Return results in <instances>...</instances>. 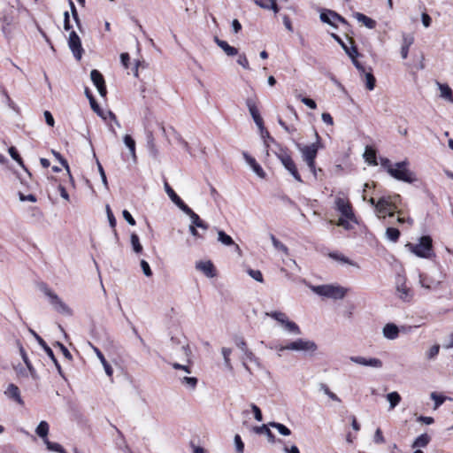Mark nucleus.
I'll return each mask as SVG.
<instances>
[{"mask_svg":"<svg viewBox=\"0 0 453 453\" xmlns=\"http://www.w3.org/2000/svg\"><path fill=\"white\" fill-rule=\"evenodd\" d=\"M38 288L39 290L42 291L49 298L50 303L52 305L55 311L66 316H71L73 314L72 310L53 290L48 287L47 284L40 283Z\"/></svg>","mask_w":453,"mask_h":453,"instance_id":"obj_3","label":"nucleus"},{"mask_svg":"<svg viewBox=\"0 0 453 453\" xmlns=\"http://www.w3.org/2000/svg\"><path fill=\"white\" fill-rule=\"evenodd\" d=\"M430 441V437L426 434H422L419 435L415 441L413 442L412 447H426Z\"/></svg>","mask_w":453,"mask_h":453,"instance_id":"obj_41","label":"nucleus"},{"mask_svg":"<svg viewBox=\"0 0 453 453\" xmlns=\"http://www.w3.org/2000/svg\"><path fill=\"white\" fill-rule=\"evenodd\" d=\"M441 96L450 103H453V93L452 89L447 84L438 83Z\"/></svg>","mask_w":453,"mask_h":453,"instance_id":"obj_32","label":"nucleus"},{"mask_svg":"<svg viewBox=\"0 0 453 453\" xmlns=\"http://www.w3.org/2000/svg\"><path fill=\"white\" fill-rule=\"evenodd\" d=\"M52 153L55 156V157L59 161V163L62 165V166L65 167V169L69 173L70 178L72 179V175L70 173V168H69V165H68L67 161L60 155V153L54 151V150H52Z\"/></svg>","mask_w":453,"mask_h":453,"instance_id":"obj_53","label":"nucleus"},{"mask_svg":"<svg viewBox=\"0 0 453 453\" xmlns=\"http://www.w3.org/2000/svg\"><path fill=\"white\" fill-rule=\"evenodd\" d=\"M55 346H58L60 349L61 352L67 359H69V360L72 359V355H71L70 351L67 349V348L64 344L57 342Z\"/></svg>","mask_w":453,"mask_h":453,"instance_id":"obj_63","label":"nucleus"},{"mask_svg":"<svg viewBox=\"0 0 453 453\" xmlns=\"http://www.w3.org/2000/svg\"><path fill=\"white\" fill-rule=\"evenodd\" d=\"M123 142L125 145L129 150L130 155L132 157L133 161L135 163L137 160L136 153H135V141L132 138L131 135L126 134L123 137Z\"/></svg>","mask_w":453,"mask_h":453,"instance_id":"obj_30","label":"nucleus"},{"mask_svg":"<svg viewBox=\"0 0 453 453\" xmlns=\"http://www.w3.org/2000/svg\"><path fill=\"white\" fill-rule=\"evenodd\" d=\"M319 18H320L322 22L334 27V19L328 13V10L326 11V12H321Z\"/></svg>","mask_w":453,"mask_h":453,"instance_id":"obj_57","label":"nucleus"},{"mask_svg":"<svg viewBox=\"0 0 453 453\" xmlns=\"http://www.w3.org/2000/svg\"><path fill=\"white\" fill-rule=\"evenodd\" d=\"M320 390L323 391L330 399L335 402H341V399L333 393L326 384H320Z\"/></svg>","mask_w":453,"mask_h":453,"instance_id":"obj_51","label":"nucleus"},{"mask_svg":"<svg viewBox=\"0 0 453 453\" xmlns=\"http://www.w3.org/2000/svg\"><path fill=\"white\" fill-rule=\"evenodd\" d=\"M179 379L181 385L191 390L195 389L197 385V379L196 377L180 376Z\"/></svg>","mask_w":453,"mask_h":453,"instance_id":"obj_36","label":"nucleus"},{"mask_svg":"<svg viewBox=\"0 0 453 453\" xmlns=\"http://www.w3.org/2000/svg\"><path fill=\"white\" fill-rule=\"evenodd\" d=\"M329 257L331 258H333L334 260L338 261L340 263L348 264L351 266L359 268V265L356 262L350 260L349 258H348L347 257H345L344 255H342L341 253L332 252L329 254Z\"/></svg>","mask_w":453,"mask_h":453,"instance_id":"obj_31","label":"nucleus"},{"mask_svg":"<svg viewBox=\"0 0 453 453\" xmlns=\"http://www.w3.org/2000/svg\"><path fill=\"white\" fill-rule=\"evenodd\" d=\"M243 157L247 164L252 168L253 172L260 178H265V173L263 168L257 163L256 159L250 157L247 152H243Z\"/></svg>","mask_w":453,"mask_h":453,"instance_id":"obj_22","label":"nucleus"},{"mask_svg":"<svg viewBox=\"0 0 453 453\" xmlns=\"http://www.w3.org/2000/svg\"><path fill=\"white\" fill-rule=\"evenodd\" d=\"M386 236L392 242H396L400 236V231L395 227H388L386 230Z\"/></svg>","mask_w":453,"mask_h":453,"instance_id":"obj_47","label":"nucleus"},{"mask_svg":"<svg viewBox=\"0 0 453 453\" xmlns=\"http://www.w3.org/2000/svg\"><path fill=\"white\" fill-rule=\"evenodd\" d=\"M237 63L242 65L244 69H250L249 61L244 54L239 55Z\"/></svg>","mask_w":453,"mask_h":453,"instance_id":"obj_64","label":"nucleus"},{"mask_svg":"<svg viewBox=\"0 0 453 453\" xmlns=\"http://www.w3.org/2000/svg\"><path fill=\"white\" fill-rule=\"evenodd\" d=\"M288 350L299 351L304 354H313L318 349V346L315 342L299 338L294 342H289L286 345Z\"/></svg>","mask_w":453,"mask_h":453,"instance_id":"obj_7","label":"nucleus"},{"mask_svg":"<svg viewBox=\"0 0 453 453\" xmlns=\"http://www.w3.org/2000/svg\"><path fill=\"white\" fill-rule=\"evenodd\" d=\"M19 353H20V356H21L24 363L26 364L27 369L30 372L31 376L35 378V376H36L35 370L33 367L31 362L29 361L28 357L26 353V350L24 349V348L21 345L19 346Z\"/></svg>","mask_w":453,"mask_h":453,"instance_id":"obj_37","label":"nucleus"},{"mask_svg":"<svg viewBox=\"0 0 453 453\" xmlns=\"http://www.w3.org/2000/svg\"><path fill=\"white\" fill-rule=\"evenodd\" d=\"M430 397L434 401V410H437L446 400L445 396L440 395L436 392H432Z\"/></svg>","mask_w":453,"mask_h":453,"instance_id":"obj_48","label":"nucleus"},{"mask_svg":"<svg viewBox=\"0 0 453 453\" xmlns=\"http://www.w3.org/2000/svg\"><path fill=\"white\" fill-rule=\"evenodd\" d=\"M43 442L45 443L47 449L50 451H55V452H58V453H65V450L63 449V447L57 442H51L48 439H45Z\"/></svg>","mask_w":453,"mask_h":453,"instance_id":"obj_43","label":"nucleus"},{"mask_svg":"<svg viewBox=\"0 0 453 453\" xmlns=\"http://www.w3.org/2000/svg\"><path fill=\"white\" fill-rule=\"evenodd\" d=\"M365 75V86L366 88L369 90H372L375 88L376 80L373 74L371 72H366L364 73Z\"/></svg>","mask_w":453,"mask_h":453,"instance_id":"obj_46","label":"nucleus"},{"mask_svg":"<svg viewBox=\"0 0 453 453\" xmlns=\"http://www.w3.org/2000/svg\"><path fill=\"white\" fill-rule=\"evenodd\" d=\"M5 395L16 401L19 404H23V401L20 397L19 388L14 384H10L5 391Z\"/></svg>","mask_w":453,"mask_h":453,"instance_id":"obj_27","label":"nucleus"},{"mask_svg":"<svg viewBox=\"0 0 453 453\" xmlns=\"http://www.w3.org/2000/svg\"><path fill=\"white\" fill-rule=\"evenodd\" d=\"M246 104H247V107L249 109V111H250L254 122L256 123L257 127L261 130L262 136H264V133H265L266 134V136L269 137V133L266 130H265L263 119L261 118V116L259 114L258 109H257L254 100L250 99V98L247 99Z\"/></svg>","mask_w":453,"mask_h":453,"instance_id":"obj_10","label":"nucleus"},{"mask_svg":"<svg viewBox=\"0 0 453 453\" xmlns=\"http://www.w3.org/2000/svg\"><path fill=\"white\" fill-rule=\"evenodd\" d=\"M317 141L310 145L302 146L296 144L297 149L302 154L303 160L307 164L311 172H316L315 159L319 148L320 137L317 132H315Z\"/></svg>","mask_w":453,"mask_h":453,"instance_id":"obj_1","label":"nucleus"},{"mask_svg":"<svg viewBox=\"0 0 453 453\" xmlns=\"http://www.w3.org/2000/svg\"><path fill=\"white\" fill-rule=\"evenodd\" d=\"M373 441L376 444H382L385 442V438L383 436L382 431L380 428H377L373 436Z\"/></svg>","mask_w":453,"mask_h":453,"instance_id":"obj_59","label":"nucleus"},{"mask_svg":"<svg viewBox=\"0 0 453 453\" xmlns=\"http://www.w3.org/2000/svg\"><path fill=\"white\" fill-rule=\"evenodd\" d=\"M409 162L407 160L398 162L395 168L389 169V174L397 180L407 183H413L418 180L415 173L408 169Z\"/></svg>","mask_w":453,"mask_h":453,"instance_id":"obj_4","label":"nucleus"},{"mask_svg":"<svg viewBox=\"0 0 453 453\" xmlns=\"http://www.w3.org/2000/svg\"><path fill=\"white\" fill-rule=\"evenodd\" d=\"M181 211L188 215L190 217V219H191V225H194L195 226H197L199 228H202L203 230H207L209 226L207 223H205L203 220H202L200 219V217L192 211V209H190L188 205H186L185 207H183L181 209Z\"/></svg>","mask_w":453,"mask_h":453,"instance_id":"obj_15","label":"nucleus"},{"mask_svg":"<svg viewBox=\"0 0 453 453\" xmlns=\"http://www.w3.org/2000/svg\"><path fill=\"white\" fill-rule=\"evenodd\" d=\"M401 395L397 392H391L387 395V400L389 403V410L395 409L401 402Z\"/></svg>","mask_w":453,"mask_h":453,"instance_id":"obj_34","label":"nucleus"},{"mask_svg":"<svg viewBox=\"0 0 453 453\" xmlns=\"http://www.w3.org/2000/svg\"><path fill=\"white\" fill-rule=\"evenodd\" d=\"M266 315L276 319L281 325L288 319L287 315L281 311L267 312Z\"/></svg>","mask_w":453,"mask_h":453,"instance_id":"obj_50","label":"nucleus"},{"mask_svg":"<svg viewBox=\"0 0 453 453\" xmlns=\"http://www.w3.org/2000/svg\"><path fill=\"white\" fill-rule=\"evenodd\" d=\"M106 213L110 226L114 229L116 226V219L109 205H106Z\"/></svg>","mask_w":453,"mask_h":453,"instance_id":"obj_61","label":"nucleus"},{"mask_svg":"<svg viewBox=\"0 0 453 453\" xmlns=\"http://www.w3.org/2000/svg\"><path fill=\"white\" fill-rule=\"evenodd\" d=\"M349 360L352 363L363 365V366H369L372 368H381L383 366V363L380 359L376 357H370L366 358L365 357L361 356H353L349 357Z\"/></svg>","mask_w":453,"mask_h":453,"instance_id":"obj_12","label":"nucleus"},{"mask_svg":"<svg viewBox=\"0 0 453 453\" xmlns=\"http://www.w3.org/2000/svg\"><path fill=\"white\" fill-rule=\"evenodd\" d=\"M269 425H262L260 426H255L254 427V431L255 433L258 434H262L263 435H265L268 441L271 442V443H274L275 442V436L274 434L272 433V431L269 429Z\"/></svg>","mask_w":453,"mask_h":453,"instance_id":"obj_28","label":"nucleus"},{"mask_svg":"<svg viewBox=\"0 0 453 453\" xmlns=\"http://www.w3.org/2000/svg\"><path fill=\"white\" fill-rule=\"evenodd\" d=\"M310 288L315 294L331 298L334 300H341L343 299L347 294V288L341 286H334L331 284L326 285H319V286H310Z\"/></svg>","mask_w":453,"mask_h":453,"instance_id":"obj_2","label":"nucleus"},{"mask_svg":"<svg viewBox=\"0 0 453 453\" xmlns=\"http://www.w3.org/2000/svg\"><path fill=\"white\" fill-rule=\"evenodd\" d=\"M354 18L358 21L361 22L365 27L370 29H373L376 27V21L366 15L361 13V12H355Z\"/></svg>","mask_w":453,"mask_h":453,"instance_id":"obj_26","label":"nucleus"},{"mask_svg":"<svg viewBox=\"0 0 453 453\" xmlns=\"http://www.w3.org/2000/svg\"><path fill=\"white\" fill-rule=\"evenodd\" d=\"M36 434L43 441L47 438L49 434V424L46 421H41L35 429Z\"/></svg>","mask_w":453,"mask_h":453,"instance_id":"obj_35","label":"nucleus"},{"mask_svg":"<svg viewBox=\"0 0 453 453\" xmlns=\"http://www.w3.org/2000/svg\"><path fill=\"white\" fill-rule=\"evenodd\" d=\"M403 43L401 47V57L403 59H406L409 53L410 47L414 42V36L410 34H403Z\"/></svg>","mask_w":453,"mask_h":453,"instance_id":"obj_21","label":"nucleus"},{"mask_svg":"<svg viewBox=\"0 0 453 453\" xmlns=\"http://www.w3.org/2000/svg\"><path fill=\"white\" fill-rule=\"evenodd\" d=\"M364 157L365 158V161L368 162L371 165H377L376 162V152L374 150L371 148H366L365 151L364 153Z\"/></svg>","mask_w":453,"mask_h":453,"instance_id":"obj_42","label":"nucleus"},{"mask_svg":"<svg viewBox=\"0 0 453 453\" xmlns=\"http://www.w3.org/2000/svg\"><path fill=\"white\" fill-rule=\"evenodd\" d=\"M248 274L252 278L254 279L255 280H257V282H263L264 281V278H263V275H262V273L259 271V270H253V269H249L247 271Z\"/></svg>","mask_w":453,"mask_h":453,"instance_id":"obj_54","label":"nucleus"},{"mask_svg":"<svg viewBox=\"0 0 453 453\" xmlns=\"http://www.w3.org/2000/svg\"><path fill=\"white\" fill-rule=\"evenodd\" d=\"M19 198L21 202L28 201L31 203H35L37 201L35 196H34L32 194L26 196L21 192H19Z\"/></svg>","mask_w":453,"mask_h":453,"instance_id":"obj_62","label":"nucleus"},{"mask_svg":"<svg viewBox=\"0 0 453 453\" xmlns=\"http://www.w3.org/2000/svg\"><path fill=\"white\" fill-rule=\"evenodd\" d=\"M440 351V345L434 344L426 352V357L427 360H434Z\"/></svg>","mask_w":453,"mask_h":453,"instance_id":"obj_49","label":"nucleus"},{"mask_svg":"<svg viewBox=\"0 0 453 453\" xmlns=\"http://www.w3.org/2000/svg\"><path fill=\"white\" fill-rule=\"evenodd\" d=\"M395 212H396L398 215L402 214V211L400 210H398V208L395 207V205L391 206V204L384 206V208L381 209V211H380L379 200L377 201V217L378 218L385 219L387 215L389 217H393Z\"/></svg>","mask_w":453,"mask_h":453,"instance_id":"obj_23","label":"nucleus"},{"mask_svg":"<svg viewBox=\"0 0 453 453\" xmlns=\"http://www.w3.org/2000/svg\"><path fill=\"white\" fill-rule=\"evenodd\" d=\"M89 104H90V106H91L92 110H93L96 113H97V115H98V116H100L101 118H103V119H106V117L104 116V112L101 111V109H100V107H99L98 104L96 103V101L95 97H91V98H90V102H89Z\"/></svg>","mask_w":453,"mask_h":453,"instance_id":"obj_56","label":"nucleus"},{"mask_svg":"<svg viewBox=\"0 0 453 453\" xmlns=\"http://www.w3.org/2000/svg\"><path fill=\"white\" fill-rule=\"evenodd\" d=\"M221 354L224 358V364H225L226 368L228 371L232 372L234 369L232 363H231V359H230V356L232 354V349L230 348L223 347L221 349Z\"/></svg>","mask_w":453,"mask_h":453,"instance_id":"obj_33","label":"nucleus"},{"mask_svg":"<svg viewBox=\"0 0 453 453\" xmlns=\"http://www.w3.org/2000/svg\"><path fill=\"white\" fill-rule=\"evenodd\" d=\"M335 208L336 210L347 219H354L355 215L352 211V207L348 199L337 196L335 198Z\"/></svg>","mask_w":453,"mask_h":453,"instance_id":"obj_9","label":"nucleus"},{"mask_svg":"<svg viewBox=\"0 0 453 453\" xmlns=\"http://www.w3.org/2000/svg\"><path fill=\"white\" fill-rule=\"evenodd\" d=\"M396 296L399 299H401L403 302H411L413 294L410 288H408L404 282L398 283L396 286Z\"/></svg>","mask_w":453,"mask_h":453,"instance_id":"obj_17","label":"nucleus"},{"mask_svg":"<svg viewBox=\"0 0 453 453\" xmlns=\"http://www.w3.org/2000/svg\"><path fill=\"white\" fill-rule=\"evenodd\" d=\"M407 247L419 257L429 258L433 255L432 238L428 235L422 236L418 244L409 243Z\"/></svg>","mask_w":453,"mask_h":453,"instance_id":"obj_6","label":"nucleus"},{"mask_svg":"<svg viewBox=\"0 0 453 453\" xmlns=\"http://www.w3.org/2000/svg\"><path fill=\"white\" fill-rule=\"evenodd\" d=\"M131 244L133 247V250L135 253H141L142 251V246L140 243L139 237L136 234L133 233L130 236Z\"/></svg>","mask_w":453,"mask_h":453,"instance_id":"obj_44","label":"nucleus"},{"mask_svg":"<svg viewBox=\"0 0 453 453\" xmlns=\"http://www.w3.org/2000/svg\"><path fill=\"white\" fill-rule=\"evenodd\" d=\"M8 151H9V154L12 157V158L14 159L20 166L24 167L23 160L20 157V156L19 155L15 147H10Z\"/></svg>","mask_w":453,"mask_h":453,"instance_id":"obj_52","label":"nucleus"},{"mask_svg":"<svg viewBox=\"0 0 453 453\" xmlns=\"http://www.w3.org/2000/svg\"><path fill=\"white\" fill-rule=\"evenodd\" d=\"M196 268L209 278L215 276V268L211 261H199L196 264Z\"/></svg>","mask_w":453,"mask_h":453,"instance_id":"obj_19","label":"nucleus"},{"mask_svg":"<svg viewBox=\"0 0 453 453\" xmlns=\"http://www.w3.org/2000/svg\"><path fill=\"white\" fill-rule=\"evenodd\" d=\"M282 326H284V328L287 331H288L289 333H291L295 335L301 334V330H300L299 326H297V324L293 321L288 320V319L282 324Z\"/></svg>","mask_w":453,"mask_h":453,"instance_id":"obj_38","label":"nucleus"},{"mask_svg":"<svg viewBox=\"0 0 453 453\" xmlns=\"http://www.w3.org/2000/svg\"><path fill=\"white\" fill-rule=\"evenodd\" d=\"M93 349L95 351V353L96 354L98 359L100 360L101 364L103 365L104 366V369L105 371V373L109 376V377H111L112 376V373H113V369L112 367L111 366V365L106 361L104 356L103 355V353L99 350L98 348L96 347H93Z\"/></svg>","mask_w":453,"mask_h":453,"instance_id":"obj_29","label":"nucleus"},{"mask_svg":"<svg viewBox=\"0 0 453 453\" xmlns=\"http://www.w3.org/2000/svg\"><path fill=\"white\" fill-rule=\"evenodd\" d=\"M90 78L94 85L96 87L99 95L104 97L107 94L105 81L102 73L94 69L90 72Z\"/></svg>","mask_w":453,"mask_h":453,"instance_id":"obj_14","label":"nucleus"},{"mask_svg":"<svg viewBox=\"0 0 453 453\" xmlns=\"http://www.w3.org/2000/svg\"><path fill=\"white\" fill-rule=\"evenodd\" d=\"M218 241L225 246H234V250L238 254H240V255L242 254V250H241L240 246L238 244L234 243L232 237L230 235H228L227 234H226L223 230L218 231Z\"/></svg>","mask_w":453,"mask_h":453,"instance_id":"obj_18","label":"nucleus"},{"mask_svg":"<svg viewBox=\"0 0 453 453\" xmlns=\"http://www.w3.org/2000/svg\"><path fill=\"white\" fill-rule=\"evenodd\" d=\"M402 202V197L400 195L395 194L393 196H384L379 198V207L380 211H381V209L384 208V206L390 205L395 207H399L400 203Z\"/></svg>","mask_w":453,"mask_h":453,"instance_id":"obj_16","label":"nucleus"},{"mask_svg":"<svg viewBox=\"0 0 453 453\" xmlns=\"http://www.w3.org/2000/svg\"><path fill=\"white\" fill-rule=\"evenodd\" d=\"M234 343L236 347L242 352V356L241 357V361L243 368L251 373L250 368L249 367L247 361L254 363L257 366L260 367L261 364L259 359L255 356V354L250 350L248 347L246 341L241 337L237 336L234 338Z\"/></svg>","mask_w":453,"mask_h":453,"instance_id":"obj_5","label":"nucleus"},{"mask_svg":"<svg viewBox=\"0 0 453 453\" xmlns=\"http://www.w3.org/2000/svg\"><path fill=\"white\" fill-rule=\"evenodd\" d=\"M68 46L72 50L73 56L76 59L80 60L81 58L83 49L81 46V42L79 35L76 32L72 31L69 35L68 38Z\"/></svg>","mask_w":453,"mask_h":453,"instance_id":"obj_11","label":"nucleus"},{"mask_svg":"<svg viewBox=\"0 0 453 453\" xmlns=\"http://www.w3.org/2000/svg\"><path fill=\"white\" fill-rule=\"evenodd\" d=\"M268 425L273 427V428H275L277 429V431L281 434V435H284V436H288L291 434V431L289 428H288L286 426H284L283 424H280V423H278V422H270L268 423Z\"/></svg>","mask_w":453,"mask_h":453,"instance_id":"obj_39","label":"nucleus"},{"mask_svg":"<svg viewBox=\"0 0 453 453\" xmlns=\"http://www.w3.org/2000/svg\"><path fill=\"white\" fill-rule=\"evenodd\" d=\"M284 167L290 173L294 179L299 182H303L302 178L297 171L296 165L287 152L282 151L277 155Z\"/></svg>","mask_w":453,"mask_h":453,"instance_id":"obj_8","label":"nucleus"},{"mask_svg":"<svg viewBox=\"0 0 453 453\" xmlns=\"http://www.w3.org/2000/svg\"><path fill=\"white\" fill-rule=\"evenodd\" d=\"M342 49L351 59L358 56V51L355 46L349 48L346 44H342Z\"/></svg>","mask_w":453,"mask_h":453,"instance_id":"obj_55","label":"nucleus"},{"mask_svg":"<svg viewBox=\"0 0 453 453\" xmlns=\"http://www.w3.org/2000/svg\"><path fill=\"white\" fill-rule=\"evenodd\" d=\"M30 332L35 336V338L36 339V341L38 342L40 346H42L43 348V349L45 350V353L48 355V357L52 360L58 373L63 377L64 375H63L61 366H60L59 363L58 362L52 349L47 345L45 341L40 335H38L35 331L30 330Z\"/></svg>","mask_w":453,"mask_h":453,"instance_id":"obj_13","label":"nucleus"},{"mask_svg":"<svg viewBox=\"0 0 453 453\" xmlns=\"http://www.w3.org/2000/svg\"><path fill=\"white\" fill-rule=\"evenodd\" d=\"M96 165H97L98 171H99V173H100V176H101V179H102V182H103L104 186L105 187V188L108 189V188H109L108 187V181H107V178H106L104 170L102 165L100 164V162L98 160H96Z\"/></svg>","mask_w":453,"mask_h":453,"instance_id":"obj_60","label":"nucleus"},{"mask_svg":"<svg viewBox=\"0 0 453 453\" xmlns=\"http://www.w3.org/2000/svg\"><path fill=\"white\" fill-rule=\"evenodd\" d=\"M215 42L217 45L222 49V50L227 55V56H235L238 54V50L234 47L230 46L226 41L220 40L218 37L214 38Z\"/></svg>","mask_w":453,"mask_h":453,"instance_id":"obj_25","label":"nucleus"},{"mask_svg":"<svg viewBox=\"0 0 453 453\" xmlns=\"http://www.w3.org/2000/svg\"><path fill=\"white\" fill-rule=\"evenodd\" d=\"M164 188L171 201L180 210L187 205L167 182H165Z\"/></svg>","mask_w":453,"mask_h":453,"instance_id":"obj_24","label":"nucleus"},{"mask_svg":"<svg viewBox=\"0 0 453 453\" xmlns=\"http://www.w3.org/2000/svg\"><path fill=\"white\" fill-rule=\"evenodd\" d=\"M382 334L388 340H395L399 336V328L394 323H388L382 328Z\"/></svg>","mask_w":453,"mask_h":453,"instance_id":"obj_20","label":"nucleus"},{"mask_svg":"<svg viewBox=\"0 0 453 453\" xmlns=\"http://www.w3.org/2000/svg\"><path fill=\"white\" fill-rule=\"evenodd\" d=\"M234 444H235V448H236V452L237 453H243V449H244V444L242 441V438L239 434H235L234 436Z\"/></svg>","mask_w":453,"mask_h":453,"instance_id":"obj_58","label":"nucleus"},{"mask_svg":"<svg viewBox=\"0 0 453 453\" xmlns=\"http://www.w3.org/2000/svg\"><path fill=\"white\" fill-rule=\"evenodd\" d=\"M277 0H269L270 4H265L262 1L256 0L255 4L263 9L273 10L275 13L279 12V7L276 3Z\"/></svg>","mask_w":453,"mask_h":453,"instance_id":"obj_40","label":"nucleus"},{"mask_svg":"<svg viewBox=\"0 0 453 453\" xmlns=\"http://www.w3.org/2000/svg\"><path fill=\"white\" fill-rule=\"evenodd\" d=\"M270 238L273 247L276 250L282 251L286 255L288 254V249L285 244H283L281 242L276 239V237L273 234H271Z\"/></svg>","mask_w":453,"mask_h":453,"instance_id":"obj_45","label":"nucleus"}]
</instances>
